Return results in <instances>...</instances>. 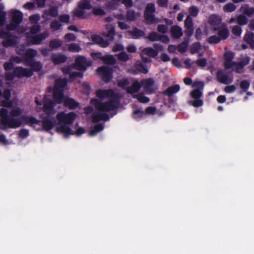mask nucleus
<instances>
[{"mask_svg":"<svg viewBox=\"0 0 254 254\" xmlns=\"http://www.w3.org/2000/svg\"><path fill=\"white\" fill-rule=\"evenodd\" d=\"M31 68L34 71H39L42 67V64L39 62H33L31 64Z\"/></svg>","mask_w":254,"mask_h":254,"instance_id":"obj_49","label":"nucleus"},{"mask_svg":"<svg viewBox=\"0 0 254 254\" xmlns=\"http://www.w3.org/2000/svg\"><path fill=\"white\" fill-rule=\"evenodd\" d=\"M118 58L120 60L126 62L129 60V56L125 52H122L118 55Z\"/></svg>","mask_w":254,"mask_h":254,"instance_id":"obj_58","label":"nucleus"},{"mask_svg":"<svg viewBox=\"0 0 254 254\" xmlns=\"http://www.w3.org/2000/svg\"><path fill=\"white\" fill-rule=\"evenodd\" d=\"M188 46V42L185 41L179 45L178 47V50L181 53H185L187 51Z\"/></svg>","mask_w":254,"mask_h":254,"instance_id":"obj_56","label":"nucleus"},{"mask_svg":"<svg viewBox=\"0 0 254 254\" xmlns=\"http://www.w3.org/2000/svg\"><path fill=\"white\" fill-rule=\"evenodd\" d=\"M157 30L158 32L162 33H166L168 30V27L165 25L159 24L157 27Z\"/></svg>","mask_w":254,"mask_h":254,"instance_id":"obj_64","label":"nucleus"},{"mask_svg":"<svg viewBox=\"0 0 254 254\" xmlns=\"http://www.w3.org/2000/svg\"><path fill=\"white\" fill-rule=\"evenodd\" d=\"M37 52L33 49H28L25 52L24 58L26 60L32 59L36 56Z\"/></svg>","mask_w":254,"mask_h":254,"instance_id":"obj_36","label":"nucleus"},{"mask_svg":"<svg viewBox=\"0 0 254 254\" xmlns=\"http://www.w3.org/2000/svg\"><path fill=\"white\" fill-rule=\"evenodd\" d=\"M97 96L101 99L108 100L103 102L97 99H92L90 103L97 110L92 116V121L98 122L100 121H107L109 119L108 112L117 109L119 106L121 96L115 93L112 89L99 90L96 92Z\"/></svg>","mask_w":254,"mask_h":254,"instance_id":"obj_2","label":"nucleus"},{"mask_svg":"<svg viewBox=\"0 0 254 254\" xmlns=\"http://www.w3.org/2000/svg\"><path fill=\"white\" fill-rule=\"evenodd\" d=\"M236 90V87L234 85L227 86L225 87L224 90L227 93H231L235 92Z\"/></svg>","mask_w":254,"mask_h":254,"instance_id":"obj_62","label":"nucleus"},{"mask_svg":"<svg viewBox=\"0 0 254 254\" xmlns=\"http://www.w3.org/2000/svg\"><path fill=\"white\" fill-rule=\"evenodd\" d=\"M62 44V41L60 40L55 39L51 41L49 46L51 48L53 49L61 47Z\"/></svg>","mask_w":254,"mask_h":254,"instance_id":"obj_44","label":"nucleus"},{"mask_svg":"<svg viewBox=\"0 0 254 254\" xmlns=\"http://www.w3.org/2000/svg\"><path fill=\"white\" fill-rule=\"evenodd\" d=\"M97 56V58L101 59L102 62L108 64H114L116 63V61L114 58L111 55H107L105 56L101 57V53L95 54Z\"/></svg>","mask_w":254,"mask_h":254,"instance_id":"obj_19","label":"nucleus"},{"mask_svg":"<svg viewBox=\"0 0 254 254\" xmlns=\"http://www.w3.org/2000/svg\"><path fill=\"white\" fill-rule=\"evenodd\" d=\"M115 34V27L111 24H107L106 26V32L104 33V35L111 40H113Z\"/></svg>","mask_w":254,"mask_h":254,"instance_id":"obj_22","label":"nucleus"},{"mask_svg":"<svg viewBox=\"0 0 254 254\" xmlns=\"http://www.w3.org/2000/svg\"><path fill=\"white\" fill-rule=\"evenodd\" d=\"M141 85L145 91L151 93L157 89L156 86L154 85V81L152 78L144 79L141 81Z\"/></svg>","mask_w":254,"mask_h":254,"instance_id":"obj_11","label":"nucleus"},{"mask_svg":"<svg viewBox=\"0 0 254 254\" xmlns=\"http://www.w3.org/2000/svg\"><path fill=\"white\" fill-rule=\"evenodd\" d=\"M242 31V28L240 26L237 25L234 26L232 29V33L234 35L238 37H240L241 36Z\"/></svg>","mask_w":254,"mask_h":254,"instance_id":"obj_52","label":"nucleus"},{"mask_svg":"<svg viewBox=\"0 0 254 254\" xmlns=\"http://www.w3.org/2000/svg\"><path fill=\"white\" fill-rule=\"evenodd\" d=\"M44 111L49 117L54 116L56 113L52 101L47 99V97L44 99Z\"/></svg>","mask_w":254,"mask_h":254,"instance_id":"obj_14","label":"nucleus"},{"mask_svg":"<svg viewBox=\"0 0 254 254\" xmlns=\"http://www.w3.org/2000/svg\"><path fill=\"white\" fill-rule=\"evenodd\" d=\"M147 38L151 41H156L159 40L160 35L155 32H153L150 33Z\"/></svg>","mask_w":254,"mask_h":254,"instance_id":"obj_47","label":"nucleus"},{"mask_svg":"<svg viewBox=\"0 0 254 254\" xmlns=\"http://www.w3.org/2000/svg\"><path fill=\"white\" fill-rule=\"evenodd\" d=\"M141 13L139 12H135L133 11H129L127 13V19L129 21H133L139 18Z\"/></svg>","mask_w":254,"mask_h":254,"instance_id":"obj_33","label":"nucleus"},{"mask_svg":"<svg viewBox=\"0 0 254 254\" xmlns=\"http://www.w3.org/2000/svg\"><path fill=\"white\" fill-rule=\"evenodd\" d=\"M116 17L119 20L118 22V26L121 29H127L129 27L127 23L123 21L125 19V17L123 14H118L116 16Z\"/></svg>","mask_w":254,"mask_h":254,"instance_id":"obj_27","label":"nucleus"},{"mask_svg":"<svg viewBox=\"0 0 254 254\" xmlns=\"http://www.w3.org/2000/svg\"><path fill=\"white\" fill-rule=\"evenodd\" d=\"M171 33L172 36L175 38H179L183 35L182 29L176 25L172 27Z\"/></svg>","mask_w":254,"mask_h":254,"instance_id":"obj_25","label":"nucleus"},{"mask_svg":"<svg viewBox=\"0 0 254 254\" xmlns=\"http://www.w3.org/2000/svg\"><path fill=\"white\" fill-rule=\"evenodd\" d=\"M76 117V115L73 112L66 113L62 112L57 115V119L60 124L57 128L58 131L64 135L73 134V131L70 128L69 125L72 124Z\"/></svg>","mask_w":254,"mask_h":254,"instance_id":"obj_3","label":"nucleus"},{"mask_svg":"<svg viewBox=\"0 0 254 254\" xmlns=\"http://www.w3.org/2000/svg\"><path fill=\"white\" fill-rule=\"evenodd\" d=\"M221 39L219 37L215 35H213L209 37L207 41L210 44H217L220 41Z\"/></svg>","mask_w":254,"mask_h":254,"instance_id":"obj_50","label":"nucleus"},{"mask_svg":"<svg viewBox=\"0 0 254 254\" xmlns=\"http://www.w3.org/2000/svg\"><path fill=\"white\" fill-rule=\"evenodd\" d=\"M217 80L224 84H228L233 82V78L223 71H219L217 74Z\"/></svg>","mask_w":254,"mask_h":254,"instance_id":"obj_16","label":"nucleus"},{"mask_svg":"<svg viewBox=\"0 0 254 254\" xmlns=\"http://www.w3.org/2000/svg\"><path fill=\"white\" fill-rule=\"evenodd\" d=\"M97 72L102 76L103 79L106 82H109L113 78V70L109 66H101L97 69Z\"/></svg>","mask_w":254,"mask_h":254,"instance_id":"obj_10","label":"nucleus"},{"mask_svg":"<svg viewBox=\"0 0 254 254\" xmlns=\"http://www.w3.org/2000/svg\"><path fill=\"white\" fill-rule=\"evenodd\" d=\"M141 85L138 80H134L131 85L127 88V92L128 93H133L138 92L140 88Z\"/></svg>","mask_w":254,"mask_h":254,"instance_id":"obj_20","label":"nucleus"},{"mask_svg":"<svg viewBox=\"0 0 254 254\" xmlns=\"http://www.w3.org/2000/svg\"><path fill=\"white\" fill-rule=\"evenodd\" d=\"M129 84V82L127 78H123L120 80L118 83L117 85L119 87H121L124 89H126L128 87V85Z\"/></svg>","mask_w":254,"mask_h":254,"instance_id":"obj_43","label":"nucleus"},{"mask_svg":"<svg viewBox=\"0 0 254 254\" xmlns=\"http://www.w3.org/2000/svg\"><path fill=\"white\" fill-rule=\"evenodd\" d=\"M190 104L192 105L194 107H199L203 105V101L200 99H195L194 101H190Z\"/></svg>","mask_w":254,"mask_h":254,"instance_id":"obj_63","label":"nucleus"},{"mask_svg":"<svg viewBox=\"0 0 254 254\" xmlns=\"http://www.w3.org/2000/svg\"><path fill=\"white\" fill-rule=\"evenodd\" d=\"M56 125V121L54 119H46L43 121L42 125L43 128L46 130L51 129Z\"/></svg>","mask_w":254,"mask_h":254,"instance_id":"obj_24","label":"nucleus"},{"mask_svg":"<svg viewBox=\"0 0 254 254\" xmlns=\"http://www.w3.org/2000/svg\"><path fill=\"white\" fill-rule=\"evenodd\" d=\"M9 13L11 17V22L7 25L6 28L9 30H13L17 28V33L18 34L23 33L26 32V29L24 27L20 26L18 25L21 23L23 19V13L18 10L11 9Z\"/></svg>","mask_w":254,"mask_h":254,"instance_id":"obj_4","label":"nucleus"},{"mask_svg":"<svg viewBox=\"0 0 254 254\" xmlns=\"http://www.w3.org/2000/svg\"><path fill=\"white\" fill-rule=\"evenodd\" d=\"M136 68L140 72L147 73L148 71L147 67L142 63L137 61L135 64Z\"/></svg>","mask_w":254,"mask_h":254,"instance_id":"obj_34","label":"nucleus"},{"mask_svg":"<svg viewBox=\"0 0 254 254\" xmlns=\"http://www.w3.org/2000/svg\"><path fill=\"white\" fill-rule=\"evenodd\" d=\"M83 10V9H80L78 7V8L74 12V15L79 18H84L85 17V13Z\"/></svg>","mask_w":254,"mask_h":254,"instance_id":"obj_59","label":"nucleus"},{"mask_svg":"<svg viewBox=\"0 0 254 254\" xmlns=\"http://www.w3.org/2000/svg\"><path fill=\"white\" fill-rule=\"evenodd\" d=\"M180 86L175 85L168 88L165 91V94L169 96H172L174 94L178 92L180 90Z\"/></svg>","mask_w":254,"mask_h":254,"instance_id":"obj_31","label":"nucleus"},{"mask_svg":"<svg viewBox=\"0 0 254 254\" xmlns=\"http://www.w3.org/2000/svg\"><path fill=\"white\" fill-rule=\"evenodd\" d=\"M90 65V63L86 60V59L83 57H78L75 61L74 68L79 70L85 71L87 66Z\"/></svg>","mask_w":254,"mask_h":254,"instance_id":"obj_12","label":"nucleus"},{"mask_svg":"<svg viewBox=\"0 0 254 254\" xmlns=\"http://www.w3.org/2000/svg\"><path fill=\"white\" fill-rule=\"evenodd\" d=\"M49 34L48 32H45L37 35L31 36L29 33H26V37L28 41L31 44L39 45L42 42L49 36Z\"/></svg>","mask_w":254,"mask_h":254,"instance_id":"obj_8","label":"nucleus"},{"mask_svg":"<svg viewBox=\"0 0 254 254\" xmlns=\"http://www.w3.org/2000/svg\"><path fill=\"white\" fill-rule=\"evenodd\" d=\"M4 6L0 5V26H2L5 21L6 13L3 11Z\"/></svg>","mask_w":254,"mask_h":254,"instance_id":"obj_42","label":"nucleus"},{"mask_svg":"<svg viewBox=\"0 0 254 254\" xmlns=\"http://www.w3.org/2000/svg\"><path fill=\"white\" fill-rule=\"evenodd\" d=\"M190 96L195 99H199L202 96V92L199 89H195L190 93Z\"/></svg>","mask_w":254,"mask_h":254,"instance_id":"obj_53","label":"nucleus"},{"mask_svg":"<svg viewBox=\"0 0 254 254\" xmlns=\"http://www.w3.org/2000/svg\"><path fill=\"white\" fill-rule=\"evenodd\" d=\"M40 26L37 24L33 25L31 29L30 32H28L31 34V36L37 33L40 30Z\"/></svg>","mask_w":254,"mask_h":254,"instance_id":"obj_60","label":"nucleus"},{"mask_svg":"<svg viewBox=\"0 0 254 254\" xmlns=\"http://www.w3.org/2000/svg\"><path fill=\"white\" fill-rule=\"evenodd\" d=\"M155 11V5L153 3H148L145 8L144 16L148 24L158 23L159 20L154 17V12Z\"/></svg>","mask_w":254,"mask_h":254,"instance_id":"obj_7","label":"nucleus"},{"mask_svg":"<svg viewBox=\"0 0 254 254\" xmlns=\"http://www.w3.org/2000/svg\"><path fill=\"white\" fill-rule=\"evenodd\" d=\"M63 72L64 74H69L70 79H73L76 77H81L82 74L80 72L73 71L71 68H64Z\"/></svg>","mask_w":254,"mask_h":254,"instance_id":"obj_26","label":"nucleus"},{"mask_svg":"<svg viewBox=\"0 0 254 254\" xmlns=\"http://www.w3.org/2000/svg\"><path fill=\"white\" fill-rule=\"evenodd\" d=\"M237 21L238 24L241 25H245L248 22V19L247 17L243 15H240L237 18Z\"/></svg>","mask_w":254,"mask_h":254,"instance_id":"obj_55","label":"nucleus"},{"mask_svg":"<svg viewBox=\"0 0 254 254\" xmlns=\"http://www.w3.org/2000/svg\"><path fill=\"white\" fill-rule=\"evenodd\" d=\"M240 11L241 13L247 15H251L254 13V8L250 7L247 4L242 5L240 9Z\"/></svg>","mask_w":254,"mask_h":254,"instance_id":"obj_28","label":"nucleus"},{"mask_svg":"<svg viewBox=\"0 0 254 254\" xmlns=\"http://www.w3.org/2000/svg\"><path fill=\"white\" fill-rule=\"evenodd\" d=\"M122 0H111L107 5L108 9L113 10L116 9L118 6L119 3L121 2Z\"/></svg>","mask_w":254,"mask_h":254,"instance_id":"obj_41","label":"nucleus"},{"mask_svg":"<svg viewBox=\"0 0 254 254\" xmlns=\"http://www.w3.org/2000/svg\"><path fill=\"white\" fill-rule=\"evenodd\" d=\"M189 11L190 16L195 17L197 15L198 13L199 9L196 6H191L189 7Z\"/></svg>","mask_w":254,"mask_h":254,"instance_id":"obj_48","label":"nucleus"},{"mask_svg":"<svg viewBox=\"0 0 254 254\" xmlns=\"http://www.w3.org/2000/svg\"><path fill=\"white\" fill-rule=\"evenodd\" d=\"M64 105L69 108L74 109L78 106V104L71 98H66L64 101Z\"/></svg>","mask_w":254,"mask_h":254,"instance_id":"obj_30","label":"nucleus"},{"mask_svg":"<svg viewBox=\"0 0 254 254\" xmlns=\"http://www.w3.org/2000/svg\"><path fill=\"white\" fill-rule=\"evenodd\" d=\"M209 23L214 31L219 29L220 26L223 25L221 24V18L218 16L215 15H212L209 17Z\"/></svg>","mask_w":254,"mask_h":254,"instance_id":"obj_17","label":"nucleus"},{"mask_svg":"<svg viewBox=\"0 0 254 254\" xmlns=\"http://www.w3.org/2000/svg\"><path fill=\"white\" fill-rule=\"evenodd\" d=\"M128 32L134 39L138 38L144 35L143 31L137 28H135L132 31H129Z\"/></svg>","mask_w":254,"mask_h":254,"instance_id":"obj_32","label":"nucleus"},{"mask_svg":"<svg viewBox=\"0 0 254 254\" xmlns=\"http://www.w3.org/2000/svg\"><path fill=\"white\" fill-rule=\"evenodd\" d=\"M66 57L63 55H53L52 57V61L56 64H59L65 61Z\"/></svg>","mask_w":254,"mask_h":254,"instance_id":"obj_29","label":"nucleus"},{"mask_svg":"<svg viewBox=\"0 0 254 254\" xmlns=\"http://www.w3.org/2000/svg\"><path fill=\"white\" fill-rule=\"evenodd\" d=\"M195 63L197 66L204 67L206 65L207 60L205 58H201L196 60Z\"/></svg>","mask_w":254,"mask_h":254,"instance_id":"obj_54","label":"nucleus"},{"mask_svg":"<svg viewBox=\"0 0 254 254\" xmlns=\"http://www.w3.org/2000/svg\"><path fill=\"white\" fill-rule=\"evenodd\" d=\"M62 26V24L58 21L55 20L51 22L50 27L53 30L56 31L59 30Z\"/></svg>","mask_w":254,"mask_h":254,"instance_id":"obj_57","label":"nucleus"},{"mask_svg":"<svg viewBox=\"0 0 254 254\" xmlns=\"http://www.w3.org/2000/svg\"><path fill=\"white\" fill-rule=\"evenodd\" d=\"M240 88L244 90V92L246 91L250 86L249 82L247 80H243L240 84Z\"/></svg>","mask_w":254,"mask_h":254,"instance_id":"obj_61","label":"nucleus"},{"mask_svg":"<svg viewBox=\"0 0 254 254\" xmlns=\"http://www.w3.org/2000/svg\"><path fill=\"white\" fill-rule=\"evenodd\" d=\"M237 7L232 3H228L226 4L223 7V10L226 12H232L235 10Z\"/></svg>","mask_w":254,"mask_h":254,"instance_id":"obj_39","label":"nucleus"},{"mask_svg":"<svg viewBox=\"0 0 254 254\" xmlns=\"http://www.w3.org/2000/svg\"><path fill=\"white\" fill-rule=\"evenodd\" d=\"M192 24V20L190 16L188 15L185 19V25L191 33H192L193 31Z\"/></svg>","mask_w":254,"mask_h":254,"instance_id":"obj_37","label":"nucleus"},{"mask_svg":"<svg viewBox=\"0 0 254 254\" xmlns=\"http://www.w3.org/2000/svg\"><path fill=\"white\" fill-rule=\"evenodd\" d=\"M217 31H218V34L221 40L226 39L228 37L229 33L227 27L225 25L220 26L219 29Z\"/></svg>","mask_w":254,"mask_h":254,"instance_id":"obj_23","label":"nucleus"},{"mask_svg":"<svg viewBox=\"0 0 254 254\" xmlns=\"http://www.w3.org/2000/svg\"><path fill=\"white\" fill-rule=\"evenodd\" d=\"M134 97L136 98L137 100L141 103H148L149 101V99L148 97H145L142 94H138L135 95Z\"/></svg>","mask_w":254,"mask_h":254,"instance_id":"obj_51","label":"nucleus"},{"mask_svg":"<svg viewBox=\"0 0 254 254\" xmlns=\"http://www.w3.org/2000/svg\"><path fill=\"white\" fill-rule=\"evenodd\" d=\"M91 39L94 43L100 45L102 47L105 48L109 45V43L99 35H92Z\"/></svg>","mask_w":254,"mask_h":254,"instance_id":"obj_21","label":"nucleus"},{"mask_svg":"<svg viewBox=\"0 0 254 254\" xmlns=\"http://www.w3.org/2000/svg\"><path fill=\"white\" fill-rule=\"evenodd\" d=\"M254 39V34L247 31L244 36V40L250 44Z\"/></svg>","mask_w":254,"mask_h":254,"instance_id":"obj_45","label":"nucleus"},{"mask_svg":"<svg viewBox=\"0 0 254 254\" xmlns=\"http://www.w3.org/2000/svg\"><path fill=\"white\" fill-rule=\"evenodd\" d=\"M81 50L79 45L76 43H72L68 46V50L72 52H78Z\"/></svg>","mask_w":254,"mask_h":254,"instance_id":"obj_46","label":"nucleus"},{"mask_svg":"<svg viewBox=\"0 0 254 254\" xmlns=\"http://www.w3.org/2000/svg\"><path fill=\"white\" fill-rule=\"evenodd\" d=\"M0 37H2L4 39L3 44L6 47L14 45L17 41L16 38L10 35L8 32L0 31Z\"/></svg>","mask_w":254,"mask_h":254,"instance_id":"obj_13","label":"nucleus"},{"mask_svg":"<svg viewBox=\"0 0 254 254\" xmlns=\"http://www.w3.org/2000/svg\"><path fill=\"white\" fill-rule=\"evenodd\" d=\"M251 61L249 56L245 55H242L239 62H236V64L233 71L237 73H241L243 71L244 67L248 65Z\"/></svg>","mask_w":254,"mask_h":254,"instance_id":"obj_9","label":"nucleus"},{"mask_svg":"<svg viewBox=\"0 0 254 254\" xmlns=\"http://www.w3.org/2000/svg\"><path fill=\"white\" fill-rule=\"evenodd\" d=\"M14 75L19 77H29L32 75V72L31 69L17 67L14 69Z\"/></svg>","mask_w":254,"mask_h":254,"instance_id":"obj_15","label":"nucleus"},{"mask_svg":"<svg viewBox=\"0 0 254 254\" xmlns=\"http://www.w3.org/2000/svg\"><path fill=\"white\" fill-rule=\"evenodd\" d=\"M158 54V52L153 49L152 48H144L141 53V56L143 60H144L146 62H150V61L149 60H148L147 59H145L144 58L145 55L148 56L149 57H154L156 56Z\"/></svg>","mask_w":254,"mask_h":254,"instance_id":"obj_18","label":"nucleus"},{"mask_svg":"<svg viewBox=\"0 0 254 254\" xmlns=\"http://www.w3.org/2000/svg\"><path fill=\"white\" fill-rule=\"evenodd\" d=\"M225 50L223 54L224 66L226 69H232L233 71L236 64V62L233 61L235 54L234 52L228 50L227 47L225 48Z\"/></svg>","mask_w":254,"mask_h":254,"instance_id":"obj_6","label":"nucleus"},{"mask_svg":"<svg viewBox=\"0 0 254 254\" xmlns=\"http://www.w3.org/2000/svg\"><path fill=\"white\" fill-rule=\"evenodd\" d=\"M1 106L3 107L0 110V129L17 128L23 123L30 124L37 129L41 128L40 121L33 117L23 116L18 118H14L20 116L23 110L20 107L13 105L12 101H2Z\"/></svg>","mask_w":254,"mask_h":254,"instance_id":"obj_1","label":"nucleus"},{"mask_svg":"<svg viewBox=\"0 0 254 254\" xmlns=\"http://www.w3.org/2000/svg\"><path fill=\"white\" fill-rule=\"evenodd\" d=\"M202 49V46L199 43H193L190 48V52L191 54H194L196 53H199Z\"/></svg>","mask_w":254,"mask_h":254,"instance_id":"obj_40","label":"nucleus"},{"mask_svg":"<svg viewBox=\"0 0 254 254\" xmlns=\"http://www.w3.org/2000/svg\"><path fill=\"white\" fill-rule=\"evenodd\" d=\"M104 128V125L102 124H98L96 125L94 128L91 129L89 132V135L91 136L95 135L98 132L103 130Z\"/></svg>","mask_w":254,"mask_h":254,"instance_id":"obj_35","label":"nucleus"},{"mask_svg":"<svg viewBox=\"0 0 254 254\" xmlns=\"http://www.w3.org/2000/svg\"><path fill=\"white\" fill-rule=\"evenodd\" d=\"M78 7L80 9H89L91 8L89 1L87 0H82L78 3Z\"/></svg>","mask_w":254,"mask_h":254,"instance_id":"obj_38","label":"nucleus"},{"mask_svg":"<svg viewBox=\"0 0 254 254\" xmlns=\"http://www.w3.org/2000/svg\"><path fill=\"white\" fill-rule=\"evenodd\" d=\"M66 84L67 81L65 78H60L56 81L54 89V99L56 103L59 104L64 101L63 91Z\"/></svg>","mask_w":254,"mask_h":254,"instance_id":"obj_5","label":"nucleus"}]
</instances>
